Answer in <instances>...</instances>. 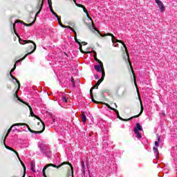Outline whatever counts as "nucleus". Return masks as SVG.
Masks as SVG:
<instances>
[{
	"instance_id": "obj_1",
	"label": "nucleus",
	"mask_w": 177,
	"mask_h": 177,
	"mask_svg": "<svg viewBox=\"0 0 177 177\" xmlns=\"http://www.w3.org/2000/svg\"><path fill=\"white\" fill-rule=\"evenodd\" d=\"M63 165H69L70 167H68V173L66 174V177H74V167H73V165L69 162H64L62 164H60L59 166H57L56 165L52 164V163L46 165L42 170L43 176L48 177L46 176V169H48V168H49V167H53V168H57V169H59V168H62Z\"/></svg>"
},
{
	"instance_id": "obj_2",
	"label": "nucleus",
	"mask_w": 177,
	"mask_h": 177,
	"mask_svg": "<svg viewBox=\"0 0 177 177\" xmlns=\"http://www.w3.org/2000/svg\"><path fill=\"white\" fill-rule=\"evenodd\" d=\"M97 32L100 35V37H109V36L111 37L112 42L113 44L115 42H119V44H122L123 45V46L125 49V52L127 55V59H128V62H129L131 70L133 73V81L135 82V85H136V77L135 76V73H133V68H132V63L130 62L129 53H128V49L127 48V46L125 45V44H124V41H122V40L115 39V37L112 33H106L105 35H102V33H100V31H99V30H97Z\"/></svg>"
},
{
	"instance_id": "obj_3",
	"label": "nucleus",
	"mask_w": 177,
	"mask_h": 177,
	"mask_svg": "<svg viewBox=\"0 0 177 177\" xmlns=\"http://www.w3.org/2000/svg\"><path fill=\"white\" fill-rule=\"evenodd\" d=\"M12 27H13V30H14L15 35L19 38V44H21V45H25V44H32L34 46L33 49L32 50L31 52L28 53L27 54L25 55L24 57H23L20 59H18L17 61L15 62V64L17 66V63H20V62H23V60H24V59H26V57H27V56H28V55H31V53H34V52H35V49H37V44H35V42H34L32 40L21 39V38H20V36L19 35V34H17V32H16V24H13Z\"/></svg>"
},
{
	"instance_id": "obj_4",
	"label": "nucleus",
	"mask_w": 177,
	"mask_h": 177,
	"mask_svg": "<svg viewBox=\"0 0 177 177\" xmlns=\"http://www.w3.org/2000/svg\"><path fill=\"white\" fill-rule=\"evenodd\" d=\"M45 0H38L37 1V6H36V10H38V12L36 13L35 19L33 20V21L30 24H26L23 21L21 20H18L17 21H15V23H21V24H24V26H26V27H31V26H32V24H34V23H35V20H37V16H38V15H39V13H41V11L42 10V8L44 6V2Z\"/></svg>"
},
{
	"instance_id": "obj_5",
	"label": "nucleus",
	"mask_w": 177,
	"mask_h": 177,
	"mask_svg": "<svg viewBox=\"0 0 177 177\" xmlns=\"http://www.w3.org/2000/svg\"><path fill=\"white\" fill-rule=\"evenodd\" d=\"M139 100H140V111L138 115L132 116V117L129 118V119H124V118H121V116H120V112H118V110L115 109V110H113V111H115V113H116L118 118L119 120H120L121 121H131V120H133V118H138V117H140V115H142V113H143V111L145 110V108L143 107V103L142 102L140 96H139Z\"/></svg>"
},
{
	"instance_id": "obj_6",
	"label": "nucleus",
	"mask_w": 177,
	"mask_h": 177,
	"mask_svg": "<svg viewBox=\"0 0 177 177\" xmlns=\"http://www.w3.org/2000/svg\"><path fill=\"white\" fill-rule=\"evenodd\" d=\"M103 81H104V77L102 76L101 78L97 82V83L95 84V85H94L91 89H90V96L91 97L92 102H93V103H95V104H99V101H96L95 100V98H93V89H98L99 88V85H100V84H102V82H103Z\"/></svg>"
},
{
	"instance_id": "obj_7",
	"label": "nucleus",
	"mask_w": 177,
	"mask_h": 177,
	"mask_svg": "<svg viewBox=\"0 0 177 177\" xmlns=\"http://www.w3.org/2000/svg\"><path fill=\"white\" fill-rule=\"evenodd\" d=\"M15 70H16V64H14L13 68L11 69L10 72V77L12 79L15 80L18 85V90L15 92V97H17V100H19V99H21L20 97H19V95H17V93H19V91H20V82L19 81V80H17L16 77H15V76L12 75V73H13V71H15Z\"/></svg>"
},
{
	"instance_id": "obj_8",
	"label": "nucleus",
	"mask_w": 177,
	"mask_h": 177,
	"mask_svg": "<svg viewBox=\"0 0 177 177\" xmlns=\"http://www.w3.org/2000/svg\"><path fill=\"white\" fill-rule=\"evenodd\" d=\"M15 125H19V127L26 126L27 127L29 132H30L31 133H42V132H44V130L41 129V128H37L36 131H33L32 129H31V128H30V126H28V124L26 123H15L13 124V126Z\"/></svg>"
},
{
	"instance_id": "obj_9",
	"label": "nucleus",
	"mask_w": 177,
	"mask_h": 177,
	"mask_svg": "<svg viewBox=\"0 0 177 177\" xmlns=\"http://www.w3.org/2000/svg\"><path fill=\"white\" fill-rule=\"evenodd\" d=\"M8 136H9V133H6V136L4 138L2 137L3 145H4L6 149H7V150H10V151H13V153H15L16 154V156H17L19 157V153L17 152V151L15 150L13 148L10 147L6 145V143L5 142H6V138H8Z\"/></svg>"
},
{
	"instance_id": "obj_10",
	"label": "nucleus",
	"mask_w": 177,
	"mask_h": 177,
	"mask_svg": "<svg viewBox=\"0 0 177 177\" xmlns=\"http://www.w3.org/2000/svg\"><path fill=\"white\" fill-rule=\"evenodd\" d=\"M94 68H95L97 73H102V77H106V73L104 72V66H103V62L99 63V65H95Z\"/></svg>"
},
{
	"instance_id": "obj_11",
	"label": "nucleus",
	"mask_w": 177,
	"mask_h": 177,
	"mask_svg": "<svg viewBox=\"0 0 177 177\" xmlns=\"http://www.w3.org/2000/svg\"><path fill=\"white\" fill-rule=\"evenodd\" d=\"M156 3L158 8H160V10L161 12H165V6H164V3H162V1L159 0L156 2Z\"/></svg>"
},
{
	"instance_id": "obj_12",
	"label": "nucleus",
	"mask_w": 177,
	"mask_h": 177,
	"mask_svg": "<svg viewBox=\"0 0 177 177\" xmlns=\"http://www.w3.org/2000/svg\"><path fill=\"white\" fill-rule=\"evenodd\" d=\"M35 118H36L37 120H39V121H40V122H41L40 128L41 129V131H45V122H44V121H42V119L37 115L35 116Z\"/></svg>"
},
{
	"instance_id": "obj_13",
	"label": "nucleus",
	"mask_w": 177,
	"mask_h": 177,
	"mask_svg": "<svg viewBox=\"0 0 177 177\" xmlns=\"http://www.w3.org/2000/svg\"><path fill=\"white\" fill-rule=\"evenodd\" d=\"M134 133H136V138L138 139L142 138V134H140V132L138 131V129L136 127H134Z\"/></svg>"
},
{
	"instance_id": "obj_14",
	"label": "nucleus",
	"mask_w": 177,
	"mask_h": 177,
	"mask_svg": "<svg viewBox=\"0 0 177 177\" xmlns=\"http://www.w3.org/2000/svg\"><path fill=\"white\" fill-rule=\"evenodd\" d=\"M19 102H21V103H23L24 104H26V106H27L29 109V110L30 111L31 109H32L31 107V106H30V104H28L27 102H26V101H24L23 100L19 98Z\"/></svg>"
},
{
	"instance_id": "obj_15",
	"label": "nucleus",
	"mask_w": 177,
	"mask_h": 177,
	"mask_svg": "<svg viewBox=\"0 0 177 177\" xmlns=\"http://www.w3.org/2000/svg\"><path fill=\"white\" fill-rule=\"evenodd\" d=\"M77 44H79V49L80 51L81 52V53H85V51H84V50H82V44H81V42L80 41V40L77 39V41H76Z\"/></svg>"
},
{
	"instance_id": "obj_16",
	"label": "nucleus",
	"mask_w": 177,
	"mask_h": 177,
	"mask_svg": "<svg viewBox=\"0 0 177 177\" xmlns=\"http://www.w3.org/2000/svg\"><path fill=\"white\" fill-rule=\"evenodd\" d=\"M99 103H101L102 104H104V106H106V107H108V109H110V110H113V111H114V110H115V109L111 107L109 104H107L106 102H99Z\"/></svg>"
},
{
	"instance_id": "obj_17",
	"label": "nucleus",
	"mask_w": 177,
	"mask_h": 177,
	"mask_svg": "<svg viewBox=\"0 0 177 177\" xmlns=\"http://www.w3.org/2000/svg\"><path fill=\"white\" fill-rule=\"evenodd\" d=\"M82 121L86 122V115H85V112H82Z\"/></svg>"
},
{
	"instance_id": "obj_18",
	"label": "nucleus",
	"mask_w": 177,
	"mask_h": 177,
	"mask_svg": "<svg viewBox=\"0 0 177 177\" xmlns=\"http://www.w3.org/2000/svg\"><path fill=\"white\" fill-rule=\"evenodd\" d=\"M153 150L155 152L156 157H158V156H160V152L158 151V149H157L156 147H153Z\"/></svg>"
},
{
	"instance_id": "obj_19",
	"label": "nucleus",
	"mask_w": 177,
	"mask_h": 177,
	"mask_svg": "<svg viewBox=\"0 0 177 177\" xmlns=\"http://www.w3.org/2000/svg\"><path fill=\"white\" fill-rule=\"evenodd\" d=\"M136 129H137L138 131H143V128H142V126L140 125V123H137L136 124Z\"/></svg>"
},
{
	"instance_id": "obj_20",
	"label": "nucleus",
	"mask_w": 177,
	"mask_h": 177,
	"mask_svg": "<svg viewBox=\"0 0 177 177\" xmlns=\"http://www.w3.org/2000/svg\"><path fill=\"white\" fill-rule=\"evenodd\" d=\"M95 55H94V59L95 60V62H97V63H102V61H100L99 59H97V55H96V52H94Z\"/></svg>"
},
{
	"instance_id": "obj_21",
	"label": "nucleus",
	"mask_w": 177,
	"mask_h": 177,
	"mask_svg": "<svg viewBox=\"0 0 177 177\" xmlns=\"http://www.w3.org/2000/svg\"><path fill=\"white\" fill-rule=\"evenodd\" d=\"M71 31H73V32H74L75 34L74 38H75V42H78V39H77V32L75 31V30H74V28H73Z\"/></svg>"
},
{
	"instance_id": "obj_22",
	"label": "nucleus",
	"mask_w": 177,
	"mask_h": 177,
	"mask_svg": "<svg viewBox=\"0 0 177 177\" xmlns=\"http://www.w3.org/2000/svg\"><path fill=\"white\" fill-rule=\"evenodd\" d=\"M30 167L33 172H35V164L33 162L30 163Z\"/></svg>"
},
{
	"instance_id": "obj_23",
	"label": "nucleus",
	"mask_w": 177,
	"mask_h": 177,
	"mask_svg": "<svg viewBox=\"0 0 177 177\" xmlns=\"http://www.w3.org/2000/svg\"><path fill=\"white\" fill-rule=\"evenodd\" d=\"M160 137H158V141H155V146L156 147H158V146H160V145L158 143H160Z\"/></svg>"
},
{
	"instance_id": "obj_24",
	"label": "nucleus",
	"mask_w": 177,
	"mask_h": 177,
	"mask_svg": "<svg viewBox=\"0 0 177 177\" xmlns=\"http://www.w3.org/2000/svg\"><path fill=\"white\" fill-rule=\"evenodd\" d=\"M13 127H19V125H14L13 124L10 127V128L8 130L7 133H10V132L12 131V128H13Z\"/></svg>"
},
{
	"instance_id": "obj_25",
	"label": "nucleus",
	"mask_w": 177,
	"mask_h": 177,
	"mask_svg": "<svg viewBox=\"0 0 177 177\" xmlns=\"http://www.w3.org/2000/svg\"><path fill=\"white\" fill-rule=\"evenodd\" d=\"M30 114L31 117H35L36 115L35 114H34V112L32 111V109H30Z\"/></svg>"
},
{
	"instance_id": "obj_26",
	"label": "nucleus",
	"mask_w": 177,
	"mask_h": 177,
	"mask_svg": "<svg viewBox=\"0 0 177 177\" xmlns=\"http://www.w3.org/2000/svg\"><path fill=\"white\" fill-rule=\"evenodd\" d=\"M59 25L60 26V27H62V28H66V26H64L62 23V21H59Z\"/></svg>"
},
{
	"instance_id": "obj_27",
	"label": "nucleus",
	"mask_w": 177,
	"mask_h": 177,
	"mask_svg": "<svg viewBox=\"0 0 177 177\" xmlns=\"http://www.w3.org/2000/svg\"><path fill=\"white\" fill-rule=\"evenodd\" d=\"M82 167L83 171L85 170V162L84 161H82Z\"/></svg>"
},
{
	"instance_id": "obj_28",
	"label": "nucleus",
	"mask_w": 177,
	"mask_h": 177,
	"mask_svg": "<svg viewBox=\"0 0 177 177\" xmlns=\"http://www.w3.org/2000/svg\"><path fill=\"white\" fill-rule=\"evenodd\" d=\"M50 10L51 13H53V15L55 16V15H56V12H55V11L53 10V8L52 7H50Z\"/></svg>"
},
{
	"instance_id": "obj_29",
	"label": "nucleus",
	"mask_w": 177,
	"mask_h": 177,
	"mask_svg": "<svg viewBox=\"0 0 177 177\" xmlns=\"http://www.w3.org/2000/svg\"><path fill=\"white\" fill-rule=\"evenodd\" d=\"M71 82H72L73 86H75V82L74 81V78L72 77L71 80Z\"/></svg>"
},
{
	"instance_id": "obj_30",
	"label": "nucleus",
	"mask_w": 177,
	"mask_h": 177,
	"mask_svg": "<svg viewBox=\"0 0 177 177\" xmlns=\"http://www.w3.org/2000/svg\"><path fill=\"white\" fill-rule=\"evenodd\" d=\"M49 8L52 7V0H48Z\"/></svg>"
},
{
	"instance_id": "obj_31",
	"label": "nucleus",
	"mask_w": 177,
	"mask_h": 177,
	"mask_svg": "<svg viewBox=\"0 0 177 177\" xmlns=\"http://www.w3.org/2000/svg\"><path fill=\"white\" fill-rule=\"evenodd\" d=\"M82 9H83V12H84V13H88V10H86V8H85V6H84V7L82 8Z\"/></svg>"
},
{
	"instance_id": "obj_32",
	"label": "nucleus",
	"mask_w": 177,
	"mask_h": 177,
	"mask_svg": "<svg viewBox=\"0 0 177 177\" xmlns=\"http://www.w3.org/2000/svg\"><path fill=\"white\" fill-rule=\"evenodd\" d=\"M62 101L67 103V98L66 97H62Z\"/></svg>"
},
{
	"instance_id": "obj_33",
	"label": "nucleus",
	"mask_w": 177,
	"mask_h": 177,
	"mask_svg": "<svg viewBox=\"0 0 177 177\" xmlns=\"http://www.w3.org/2000/svg\"><path fill=\"white\" fill-rule=\"evenodd\" d=\"M76 6H78V8H83L84 6L82 4H76Z\"/></svg>"
},
{
	"instance_id": "obj_34",
	"label": "nucleus",
	"mask_w": 177,
	"mask_h": 177,
	"mask_svg": "<svg viewBox=\"0 0 177 177\" xmlns=\"http://www.w3.org/2000/svg\"><path fill=\"white\" fill-rule=\"evenodd\" d=\"M86 15L88 19H89L92 21V18H91V17H89V13L87 12V13H86Z\"/></svg>"
},
{
	"instance_id": "obj_35",
	"label": "nucleus",
	"mask_w": 177,
	"mask_h": 177,
	"mask_svg": "<svg viewBox=\"0 0 177 177\" xmlns=\"http://www.w3.org/2000/svg\"><path fill=\"white\" fill-rule=\"evenodd\" d=\"M68 28L69 30H73V28L71 26H66V28Z\"/></svg>"
},
{
	"instance_id": "obj_36",
	"label": "nucleus",
	"mask_w": 177,
	"mask_h": 177,
	"mask_svg": "<svg viewBox=\"0 0 177 177\" xmlns=\"http://www.w3.org/2000/svg\"><path fill=\"white\" fill-rule=\"evenodd\" d=\"M68 28L69 30H73V28L71 26H66V28Z\"/></svg>"
},
{
	"instance_id": "obj_37",
	"label": "nucleus",
	"mask_w": 177,
	"mask_h": 177,
	"mask_svg": "<svg viewBox=\"0 0 177 177\" xmlns=\"http://www.w3.org/2000/svg\"><path fill=\"white\" fill-rule=\"evenodd\" d=\"M57 19L58 23H59V21H62V18H60V17H59L57 18Z\"/></svg>"
},
{
	"instance_id": "obj_38",
	"label": "nucleus",
	"mask_w": 177,
	"mask_h": 177,
	"mask_svg": "<svg viewBox=\"0 0 177 177\" xmlns=\"http://www.w3.org/2000/svg\"><path fill=\"white\" fill-rule=\"evenodd\" d=\"M95 80H99V75H95Z\"/></svg>"
},
{
	"instance_id": "obj_39",
	"label": "nucleus",
	"mask_w": 177,
	"mask_h": 177,
	"mask_svg": "<svg viewBox=\"0 0 177 177\" xmlns=\"http://www.w3.org/2000/svg\"><path fill=\"white\" fill-rule=\"evenodd\" d=\"M49 171H50V169H47V176H49Z\"/></svg>"
},
{
	"instance_id": "obj_40",
	"label": "nucleus",
	"mask_w": 177,
	"mask_h": 177,
	"mask_svg": "<svg viewBox=\"0 0 177 177\" xmlns=\"http://www.w3.org/2000/svg\"><path fill=\"white\" fill-rule=\"evenodd\" d=\"M82 44L83 45H88V43H87V42H85V41H82Z\"/></svg>"
},
{
	"instance_id": "obj_41",
	"label": "nucleus",
	"mask_w": 177,
	"mask_h": 177,
	"mask_svg": "<svg viewBox=\"0 0 177 177\" xmlns=\"http://www.w3.org/2000/svg\"><path fill=\"white\" fill-rule=\"evenodd\" d=\"M54 16H55V17L57 18V19H59V15H57V14L56 13L55 15H54Z\"/></svg>"
},
{
	"instance_id": "obj_42",
	"label": "nucleus",
	"mask_w": 177,
	"mask_h": 177,
	"mask_svg": "<svg viewBox=\"0 0 177 177\" xmlns=\"http://www.w3.org/2000/svg\"><path fill=\"white\" fill-rule=\"evenodd\" d=\"M73 2L77 5V0H73Z\"/></svg>"
},
{
	"instance_id": "obj_43",
	"label": "nucleus",
	"mask_w": 177,
	"mask_h": 177,
	"mask_svg": "<svg viewBox=\"0 0 177 177\" xmlns=\"http://www.w3.org/2000/svg\"><path fill=\"white\" fill-rule=\"evenodd\" d=\"M137 92H138V95L139 96V89L138 88H137Z\"/></svg>"
},
{
	"instance_id": "obj_44",
	"label": "nucleus",
	"mask_w": 177,
	"mask_h": 177,
	"mask_svg": "<svg viewBox=\"0 0 177 177\" xmlns=\"http://www.w3.org/2000/svg\"><path fill=\"white\" fill-rule=\"evenodd\" d=\"M37 125L38 126L41 125V123L40 122H37Z\"/></svg>"
},
{
	"instance_id": "obj_45",
	"label": "nucleus",
	"mask_w": 177,
	"mask_h": 177,
	"mask_svg": "<svg viewBox=\"0 0 177 177\" xmlns=\"http://www.w3.org/2000/svg\"><path fill=\"white\" fill-rule=\"evenodd\" d=\"M30 49H32V46H30Z\"/></svg>"
},
{
	"instance_id": "obj_46",
	"label": "nucleus",
	"mask_w": 177,
	"mask_h": 177,
	"mask_svg": "<svg viewBox=\"0 0 177 177\" xmlns=\"http://www.w3.org/2000/svg\"><path fill=\"white\" fill-rule=\"evenodd\" d=\"M156 1V2H157L158 1H160V0H155Z\"/></svg>"
},
{
	"instance_id": "obj_47",
	"label": "nucleus",
	"mask_w": 177,
	"mask_h": 177,
	"mask_svg": "<svg viewBox=\"0 0 177 177\" xmlns=\"http://www.w3.org/2000/svg\"><path fill=\"white\" fill-rule=\"evenodd\" d=\"M115 107H117V104H115Z\"/></svg>"
}]
</instances>
